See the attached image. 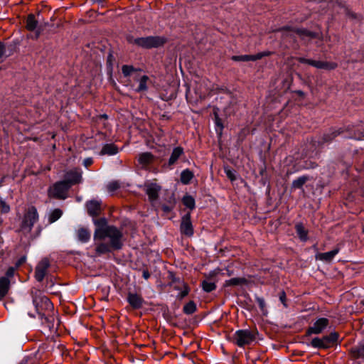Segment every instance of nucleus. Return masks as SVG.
Returning <instances> with one entry per match:
<instances>
[{"mask_svg":"<svg viewBox=\"0 0 364 364\" xmlns=\"http://www.w3.org/2000/svg\"><path fill=\"white\" fill-rule=\"evenodd\" d=\"M95 224L97 225L95 231V240H102L96 247V252L101 255L107 253L112 250H119L122 247V233L113 225H107L105 218L99 220H95Z\"/></svg>","mask_w":364,"mask_h":364,"instance_id":"1","label":"nucleus"},{"mask_svg":"<svg viewBox=\"0 0 364 364\" xmlns=\"http://www.w3.org/2000/svg\"><path fill=\"white\" fill-rule=\"evenodd\" d=\"M33 303L36 308V311L41 321L42 325L47 327L49 331H54L57 329L58 322L55 321L53 316L47 315L42 311H50L53 309V304L50 299L44 295H36L33 296Z\"/></svg>","mask_w":364,"mask_h":364,"instance_id":"2","label":"nucleus"},{"mask_svg":"<svg viewBox=\"0 0 364 364\" xmlns=\"http://www.w3.org/2000/svg\"><path fill=\"white\" fill-rule=\"evenodd\" d=\"M233 338L235 343L238 346L242 347L252 343V342L255 341L256 335L255 332L250 330L242 329L237 331L235 333Z\"/></svg>","mask_w":364,"mask_h":364,"instance_id":"3","label":"nucleus"},{"mask_svg":"<svg viewBox=\"0 0 364 364\" xmlns=\"http://www.w3.org/2000/svg\"><path fill=\"white\" fill-rule=\"evenodd\" d=\"M38 220V215L37 210L34 207H31L28 209L27 212L24 215V217L21 223V230L25 232H31L34 224Z\"/></svg>","mask_w":364,"mask_h":364,"instance_id":"4","label":"nucleus"},{"mask_svg":"<svg viewBox=\"0 0 364 364\" xmlns=\"http://www.w3.org/2000/svg\"><path fill=\"white\" fill-rule=\"evenodd\" d=\"M163 38L159 36H148L134 39V43L144 48H157L164 43Z\"/></svg>","mask_w":364,"mask_h":364,"instance_id":"5","label":"nucleus"},{"mask_svg":"<svg viewBox=\"0 0 364 364\" xmlns=\"http://www.w3.org/2000/svg\"><path fill=\"white\" fill-rule=\"evenodd\" d=\"M338 334L336 332H332L329 335L323 336L321 338H314L311 344L314 348H327L337 341Z\"/></svg>","mask_w":364,"mask_h":364,"instance_id":"6","label":"nucleus"},{"mask_svg":"<svg viewBox=\"0 0 364 364\" xmlns=\"http://www.w3.org/2000/svg\"><path fill=\"white\" fill-rule=\"evenodd\" d=\"M69 188L70 186L66 182H57L49 188V196L59 199H65Z\"/></svg>","mask_w":364,"mask_h":364,"instance_id":"7","label":"nucleus"},{"mask_svg":"<svg viewBox=\"0 0 364 364\" xmlns=\"http://www.w3.org/2000/svg\"><path fill=\"white\" fill-rule=\"evenodd\" d=\"M44 26V24L38 22L35 15L29 14L28 16L26 19V28L30 31L34 32V38L39 37L41 32L43 31Z\"/></svg>","mask_w":364,"mask_h":364,"instance_id":"8","label":"nucleus"},{"mask_svg":"<svg viewBox=\"0 0 364 364\" xmlns=\"http://www.w3.org/2000/svg\"><path fill=\"white\" fill-rule=\"evenodd\" d=\"M142 187L151 203L156 200L159 196V193L161 189L159 185L154 182L146 181Z\"/></svg>","mask_w":364,"mask_h":364,"instance_id":"9","label":"nucleus"},{"mask_svg":"<svg viewBox=\"0 0 364 364\" xmlns=\"http://www.w3.org/2000/svg\"><path fill=\"white\" fill-rule=\"evenodd\" d=\"M297 60L301 63H306L318 69L331 70L336 67V63H330L320 60L306 59L305 58H298Z\"/></svg>","mask_w":364,"mask_h":364,"instance_id":"10","label":"nucleus"},{"mask_svg":"<svg viewBox=\"0 0 364 364\" xmlns=\"http://www.w3.org/2000/svg\"><path fill=\"white\" fill-rule=\"evenodd\" d=\"M172 286L173 289L178 291L176 297L179 299H183L189 293V288L183 280L174 279L172 282Z\"/></svg>","mask_w":364,"mask_h":364,"instance_id":"11","label":"nucleus"},{"mask_svg":"<svg viewBox=\"0 0 364 364\" xmlns=\"http://www.w3.org/2000/svg\"><path fill=\"white\" fill-rule=\"evenodd\" d=\"M181 232L187 236H192L193 235V228L191 220L190 213L185 214L181 218Z\"/></svg>","mask_w":364,"mask_h":364,"instance_id":"12","label":"nucleus"},{"mask_svg":"<svg viewBox=\"0 0 364 364\" xmlns=\"http://www.w3.org/2000/svg\"><path fill=\"white\" fill-rule=\"evenodd\" d=\"M50 266V263L48 259H43L36 266L35 272V277L37 281L41 282L44 279L47 270Z\"/></svg>","mask_w":364,"mask_h":364,"instance_id":"13","label":"nucleus"},{"mask_svg":"<svg viewBox=\"0 0 364 364\" xmlns=\"http://www.w3.org/2000/svg\"><path fill=\"white\" fill-rule=\"evenodd\" d=\"M328 325V320L326 318H320L316 320L309 330V333L318 334L321 333Z\"/></svg>","mask_w":364,"mask_h":364,"instance_id":"14","label":"nucleus"},{"mask_svg":"<svg viewBox=\"0 0 364 364\" xmlns=\"http://www.w3.org/2000/svg\"><path fill=\"white\" fill-rule=\"evenodd\" d=\"M88 214L91 216H97L101 211V201L92 200L86 203Z\"/></svg>","mask_w":364,"mask_h":364,"instance_id":"15","label":"nucleus"},{"mask_svg":"<svg viewBox=\"0 0 364 364\" xmlns=\"http://www.w3.org/2000/svg\"><path fill=\"white\" fill-rule=\"evenodd\" d=\"M269 55V53H259L256 55H241L232 56V60L235 61H255L262 58L264 56Z\"/></svg>","mask_w":364,"mask_h":364,"instance_id":"16","label":"nucleus"},{"mask_svg":"<svg viewBox=\"0 0 364 364\" xmlns=\"http://www.w3.org/2000/svg\"><path fill=\"white\" fill-rule=\"evenodd\" d=\"M81 174L76 171H70L65 176V179L62 182H66L69 184L70 188L71 186L77 183L80 181Z\"/></svg>","mask_w":364,"mask_h":364,"instance_id":"17","label":"nucleus"},{"mask_svg":"<svg viewBox=\"0 0 364 364\" xmlns=\"http://www.w3.org/2000/svg\"><path fill=\"white\" fill-rule=\"evenodd\" d=\"M127 301L134 309H139L142 306L143 299L136 294H129Z\"/></svg>","mask_w":364,"mask_h":364,"instance_id":"18","label":"nucleus"},{"mask_svg":"<svg viewBox=\"0 0 364 364\" xmlns=\"http://www.w3.org/2000/svg\"><path fill=\"white\" fill-rule=\"evenodd\" d=\"M183 149L181 146L175 147L172 153L171 154V156L168 159V166H172L176 163L178 159L183 154Z\"/></svg>","mask_w":364,"mask_h":364,"instance_id":"19","label":"nucleus"},{"mask_svg":"<svg viewBox=\"0 0 364 364\" xmlns=\"http://www.w3.org/2000/svg\"><path fill=\"white\" fill-rule=\"evenodd\" d=\"M10 288V280L4 277L0 278V301L7 294Z\"/></svg>","mask_w":364,"mask_h":364,"instance_id":"20","label":"nucleus"},{"mask_svg":"<svg viewBox=\"0 0 364 364\" xmlns=\"http://www.w3.org/2000/svg\"><path fill=\"white\" fill-rule=\"evenodd\" d=\"M119 149L117 146L113 144H105L100 151L101 155H109L112 156L118 153Z\"/></svg>","mask_w":364,"mask_h":364,"instance_id":"21","label":"nucleus"},{"mask_svg":"<svg viewBox=\"0 0 364 364\" xmlns=\"http://www.w3.org/2000/svg\"><path fill=\"white\" fill-rule=\"evenodd\" d=\"M77 240L83 243L89 241L91 237L90 232L85 228H80L77 230Z\"/></svg>","mask_w":364,"mask_h":364,"instance_id":"22","label":"nucleus"},{"mask_svg":"<svg viewBox=\"0 0 364 364\" xmlns=\"http://www.w3.org/2000/svg\"><path fill=\"white\" fill-rule=\"evenodd\" d=\"M338 253V249H334L331 251L320 253L316 256V259L325 261L330 262L333 259V258Z\"/></svg>","mask_w":364,"mask_h":364,"instance_id":"23","label":"nucleus"},{"mask_svg":"<svg viewBox=\"0 0 364 364\" xmlns=\"http://www.w3.org/2000/svg\"><path fill=\"white\" fill-rule=\"evenodd\" d=\"M153 155L149 152H144L139 155L138 161L142 166L149 165L153 161Z\"/></svg>","mask_w":364,"mask_h":364,"instance_id":"24","label":"nucleus"},{"mask_svg":"<svg viewBox=\"0 0 364 364\" xmlns=\"http://www.w3.org/2000/svg\"><path fill=\"white\" fill-rule=\"evenodd\" d=\"M193 178V173L189 169H185L181 173V181L183 184H188Z\"/></svg>","mask_w":364,"mask_h":364,"instance_id":"25","label":"nucleus"},{"mask_svg":"<svg viewBox=\"0 0 364 364\" xmlns=\"http://www.w3.org/2000/svg\"><path fill=\"white\" fill-rule=\"evenodd\" d=\"M149 77L147 75H142L139 80V86L136 89V92H140L146 91L148 90L147 82Z\"/></svg>","mask_w":364,"mask_h":364,"instance_id":"26","label":"nucleus"},{"mask_svg":"<svg viewBox=\"0 0 364 364\" xmlns=\"http://www.w3.org/2000/svg\"><path fill=\"white\" fill-rule=\"evenodd\" d=\"M296 230L301 240L306 241L307 240V232L301 224H297L296 225Z\"/></svg>","mask_w":364,"mask_h":364,"instance_id":"27","label":"nucleus"},{"mask_svg":"<svg viewBox=\"0 0 364 364\" xmlns=\"http://www.w3.org/2000/svg\"><path fill=\"white\" fill-rule=\"evenodd\" d=\"M308 179L309 178L306 176L299 177L292 182V187L294 188H301Z\"/></svg>","mask_w":364,"mask_h":364,"instance_id":"28","label":"nucleus"},{"mask_svg":"<svg viewBox=\"0 0 364 364\" xmlns=\"http://www.w3.org/2000/svg\"><path fill=\"white\" fill-rule=\"evenodd\" d=\"M182 201L186 207L191 210L195 208V200L192 196L186 195L183 196Z\"/></svg>","mask_w":364,"mask_h":364,"instance_id":"29","label":"nucleus"},{"mask_svg":"<svg viewBox=\"0 0 364 364\" xmlns=\"http://www.w3.org/2000/svg\"><path fill=\"white\" fill-rule=\"evenodd\" d=\"M245 282V279L243 278H232L230 279L226 280L225 282V285L226 287L229 286H238L244 284Z\"/></svg>","mask_w":364,"mask_h":364,"instance_id":"30","label":"nucleus"},{"mask_svg":"<svg viewBox=\"0 0 364 364\" xmlns=\"http://www.w3.org/2000/svg\"><path fill=\"white\" fill-rule=\"evenodd\" d=\"M202 287L205 291L210 292L216 288V285L213 282L208 279L202 282Z\"/></svg>","mask_w":364,"mask_h":364,"instance_id":"31","label":"nucleus"},{"mask_svg":"<svg viewBox=\"0 0 364 364\" xmlns=\"http://www.w3.org/2000/svg\"><path fill=\"white\" fill-rule=\"evenodd\" d=\"M196 311V304L191 301L188 302L184 306H183V312L186 314H192Z\"/></svg>","mask_w":364,"mask_h":364,"instance_id":"32","label":"nucleus"},{"mask_svg":"<svg viewBox=\"0 0 364 364\" xmlns=\"http://www.w3.org/2000/svg\"><path fill=\"white\" fill-rule=\"evenodd\" d=\"M353 353L355 357H364V341L360 342L359 345L353 348Z\"/></svg>","mask_w":364,"mask_h":364,"instance_id":"33","label":"nucleus"},{"mask_svg":"<svg viewBox=\"0 0 364 364\" xmlns=\"http://www.w3.org/2000/svg\"><path fill=\"white\" fill-rule=\"evenodd\" d=\"M63 214V212L60 209H55L53 210L49 216V222L50 223H54L57 220H58Z\"/></svg>","mask_w":364,"mask_h":364,"instance_id":"34","label":"nucleus"},{"mask_svg":"<svg viewBox=\"0 0 364 364\" xmlns=\"http://www.w3.org/2000/svg\"><path fill=\"white\" fill-rule=\"evenodd\" d=\"M136 70L132 65H124L122 68V72L125 77L131 75Z\"/></svg>","mask_w":364,"mask_h":364,"instance_id":"35","label":"nucleus"},{"mask_svg":"<svg viewBox=\"0 0 364 364\" xmlns=\"http://www.w3.org/2000/svg\"><path fill=\"white\" fill-rule=\"evenodd\" d=\"M107 188L109 193H113L119 188V185L117 181H112L107 184Z\"/></svg>","mask_w":364,"mask_h":364,"instance_id":"36","label":"nucleus"},{"mask_svg":"<svg viewBox=\"0 0 364 364\" xmlns=\"http://www.w3.org/2000/svg\"><path fill=\"white\" fill-rule=\"evenodd\" d=\"M339 134L337 131L331 132V134H326L323 136V141H329L332 140L336 136H337Z\"/></svg>","mask_w":364,"mask_h":364,"instance_id":"37","label":"nucleus"},{"mask_svg":"<svg viewBox=\"0 0 364 364\" xmlns=\"http://www.w3.org/2000/svg\"><path fill=\"white\" fill-rule=\"evenodd\" d=\"M225 172L229 179L231 181H234L235 179V171L234 170L225 168Z\"/></svg>","mask_w":364,"mask_h":364,"instance_id":"38","label":"nucleus"},{"mask_svg":"<svg viewBox=\"0 0 364 364\" xmlns=\"http://www.w3.org/2000/svg\"><path fill=\"white\" fill-rule=\"evenodd\" d=\"M16 269V267H9L6 272L5 277L8 278L9 279V278L13 277L14 275Z\"/></svg>","mask_w":364,"mask_h":364,"instance_id":"39","label":"nucleus"},{"mask_svg":"<svg viewBox=\"0 0 364 364\" xmlns=\"http://www.w3.org/2000/svg\"><path fill=\"white\" fill-rule=\"evenodd\" d=\"M298 33L301 36H310L311 38H314L316 36V35L314 33L307 31L306 30H298Z\"/></svg>","mask_w":364,"mask_h":364,"instance_id":"40","label":"nucleus"},{"mask_svg":"<svg viewBox=\"0 0 364 364\" xmlns=\"http://www.w3.org/2000/svg\"><path fill=\"white\" fill-rule=\"evenodd\" d=\"M1 211L2 213H8L10 210V208L8 205H6L5 203H1Z\"/></svg>","mask_w":364,"mask_h":364,"instance_id":"41","label":"nucleus"},{"mask_svg":"<svg viewBox=\"0 0 364 364\" xmlns=\"http://www.w3.org/2000/svg\"><path fill=\"white\" fill-rule=\"evenodd\" d=\"M93 163V159L92 158H86L83 161V164L85 167H88Z\"/></svg>","mask_w":364,"mask_h":364,"instance_id":"42","label":"nucleus"},{"mask_svg":"<svg viewBox=\"0 0 364 364\" xmlns=\"http://www.w3.org/2000/svg\"><path fill=\"white\" fill-rule=\"evenodd\" d=\"M26 261L25 257H21L16 262V268H18L20 267L23 263H24Z\"/></svg>","mask_w":364,"mask_h":364,"instance_id":"43","label":"nucleus"},{"mask_svg":"<svg viewBox=\"0 0 364 364\" xmlns=\"http://www.w3.org/2000/svg\"><path fill=\"white\" fill-rule=\"evenodd\" d=\"M258 304L259 305V307L261 309H263L264 307L265 303L263 299L258 298L257 299Z\"/></svg>","mask_w":364,"mask_h":364,"instance_id":"44","label":"nucleus"},{"mask_svg":"<svg viewBox=\"0 0 364 364\" xmlns=\"http://www.w3.org/2000/svg\"><path fill=\"white\" fill-rule=\"evenodd\" d=\"M142 276L145 279H148L150 277V274L148 270H144L142 272Z\"/></svg>","mask_w":364,"mask_h":364,"instance_id":"45","label":"nucleus"},{"mask_svg":"<svg viewBox=\"0 0 364 364\" xmlns=\"http://www.w3.org/2000/svg\"><path fill=\"white\" fill-rule=\"evenodd\" d=\"M284 299H285V294L283 293L282 295L280 296V300L284 304V306H286L284 303Z\"/></svg>","mask_w":364,"mask_h":364,"instance_id":"46","label":"nucleus"},{"mask_svg":"<svg viewBox=\"0 0 364 364\" xmlns=\"http://www.w3.org/2000/svg\"><path fill=\"white\" fill-rule=\"evenodd\" d=\"M163 209H164V211H168L169 210V208L167 206H164Z\"/></svg>","mask_w":364,"mask_h":364,"instance_id":"47","label":"nucleus"},{"mask_svg":"<svg viewBox=\"0 0 364 364\" xmlns=\"http://www.w3.org/2000/svg\"><path fill=\"white\" fill-rule=\"evenodd\" d=\"M28 315L31 318H35V315L33 314L28 313Z\"/></svg>","mask_w":364,"mask_h":364,"instance_id":"48","label":"nucleus"},{"mask_svg":"<svg viewBox=\"0 0 364 364\" xmlns=\"http://www.w3.org/2000/svg\"><path fill=\"white\" fill-rule=\"evenodd\" d=\"M297 92H298V94H299V95H303V92H302L301 91H298Z\"/></svg>","mask_w":364,"mask_h":364,"instance_id":"49","label":"nucleus"}]
</instances>
